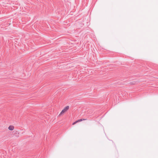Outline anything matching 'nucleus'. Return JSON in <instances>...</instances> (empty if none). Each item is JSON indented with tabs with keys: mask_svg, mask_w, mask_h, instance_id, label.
I'll use <instances>...</instances> for the list:
<instances>
[{
	"mask_svg": "<svg viewBox=\"0 0 158 158\" xmlns=\"http://www.w3.org/2000/svg\"><path fill=\"white\" fill-rule=\"evenodd\" d=\"M69 108V106H66L61 111L59 115H60L64 113L66 111H67Z\"/></svg>",
	"mask_w": 158,
	"mask_h": 158,
	"instance_id": "f257e3e1",
	"label": "nucleus"
},
{
	"mask_svg": "<svg viewBox=\"0 0 158 158\" xmlns=\"http://www.w3.org/2000/svg\"><path fill=\"white\" fill-rule=\"evenodd\" d=\"M14 127L13 125L10 126L8 128V129L10 131H12V130H13L14 129Z\"/></svg>",
	"mask_w": 158,
	"mask_h": 158,
	"instance_id": "f03ea898",
	"label": "nucleus"
},
{
	"mask_svg": "<svg viewBox=\"0 0 158 158\" xmlns=\"http://www.w3.org/2000/svg\"><path fill=\"white\" fill-rule=\"evenodd\" d=\"M15 135L16 136L18 137L19 136V133L18 131H16L15 132Z\"/></svg>",
	"mask_w": 158,
	"mask_h": 158,
	"instance_id": "7ed1b4c3",
	"label": "nucleus"
},
{
	"mask_svg": "<svg viewBox=\"0 0 158 158\" xmlns=\"http://www.w3.org/2000/svg\"><path fill=\"white\" fill-rule=\"evenodd\" d=\"M85 120V119H79L78 120H77L78 122H80L81 121H83V120Z\"/></svg>",
	"mask_w": 158,
	"mask_h": 158,
	"instance_id": "20e7f679",
	"label": "nucleus"
},
{
	"mask_svg": "<svg viewBox=\"0 0 158 158\" xmlns=\"http://www.w3.org/2000/svg\"><path fill=\"white\" fill-rule=\"evenodd\" d=\"M78 122L77 121H75V122H74V123H73V125H74L76 123H77Z\"/></svg>",
	"mask_w": 158,
	"mask_h": 158,
	"instance_id": "39448f33",
	"label": "nucleus"
}]
</instances>
